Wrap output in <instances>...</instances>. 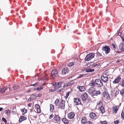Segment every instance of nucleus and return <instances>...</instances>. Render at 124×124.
I'll return each mask as SVG.
<instances>
[{
	"instance_id": "obj_1",
	"label": "nucleus",
	"mask_w": 124,
	"mask_h": 124,
	"mask_svg": "<svg viewBox=\"0 0 124 124\" xmlns=\"http://www.w3.org/2000/svg\"><path fill=\"white\" fill-rule=\"evenodd\" d=\"M93 87H91L89 88L88 90V92L89 94L92 96H97L98 94H101V92L99 91L93 90Z\"/></svg>"
},
{
	"instance_id": "obj_2",
	"label": "nucleus",
	"mask_w": 124,
	"mask_h": 124,
	"mask_svg": "<svg viewBox=\"0 0 124 124\" xmlns=\"http://www.w3.org/2000/svg\"><path fill=\"white\" fill-rule=\"evenodd\" d=\"M94 54L93 53H90L87 54L85 58V60L87 61H90L92 59L94 58Z\"/></svg>"
},
{
	"instance_id": "obj_3",
	"label": "nucleus",
	"mask_w": 124,
	"mask_h": 124,
	"mask_svg": "<svg viewBox=\"0 0 124 124\" xmlns=\"http://www.w3.org/2000/svg\"><path fill=\"white\" fill-rule=\"evenodd\" d=\"M102 50L105 52V53L107 54L109 53L110 50V49L109 46H106L102 48Z\"/></svg>"
},
{
	"instance_id": "obj_4",
	"label": "nucleus",
	"mask_w": 124,
	"mask_h": 124,
	"mask_svg": "<svg viewBox=\"0 0 124 124\" xmlns=\"http://www.w3.org/2000/svg\"><path fill=\"white\" fill-rule=\"evenodd\" d=\"M96 84L98 87H102L103 86V83L99 79H96L95 80Z\"/></svg>"
},
{
	"instance_id": "obj_5",
	"label": "nucleus",
	"mask_w": 124,
	"mask_h": 124,
	"mask_svg": "<svg viewBox=\"0 0 124 124\" xmlns=\"http://www.w3.org/2000/svg\"><path fill=\"white\" fill-rule=\"evenodd\" d=\"M119 50L120 51H117V53H120L124 51V44L123 43H120L119 46Z\"/></svg>"
},
{
	"instance_id": "obj_6",
	"label": "nucleus",
	"mask_w": 124,
	"mask_h": 124,
	"mask_svg": "<svg viewBox=\"0 0 124 124\" xmlns=\"http://www.w3.org/2000/svg\"><path fill=\"white\" fill-rule=\"evenodd\" d=\"M65 101L64 100H62L58 106V108H61L63 109H64L65 107Z\"/></svg>"
},
{
	"instance_id": "obj_7",
	"label": "nucleus",
	"mask_w": 124,
	"mask_h": 124,
	"mask_svg": "<svg viewBox=\"0 0 124 124\" xmlns=\"http://www.w3.org/2000/svg\"><path fill=\"white\" fill-rule=\"evenodd\" d=\"M57 70L54 69L51 72V75L53 78H54L56 76L57 73Z\"/></svg>"
},
{
	"instance_id": "obj_8",
	"label": "nucleus",
	"mask_w": 124,
	"mask_h": 124,
	"mask_svg": "<svg viewBox=\"0 0 124 124\" xmlns=\"http://www.w3.org/2000/svg\"><path fill=\"white\" fill-rule=\"evenodd\" d=\"M74 102L76 105H78L81 103V101L80 99L78 98H74Z\"/></svg>"
},
{
	"instance_id": "obj_9",
	"label": "nucleus",
	"mask_w": 124,
	"mask_h": 124,
	"mask_svg": "<svg viewBox=\"0 0 124 124\" xmlns=\"http://www.w3.org/2000/svg\"><path fill=\"white\" fill-rule=\"evenodd\" d=\"M121 78L120 76H118L114 80L113 82V84H116L118 83L120 81Z\"/></svg>"
},
{
	"instance_id": "obj_10",
	"label": "nucleus",
	"mask_w": 124,
	"mask_h": 124,
	"mask_svg": "<svg viewBox=\"0 0 124 124\" xmlns=\"http://www.w3.org/2000/svg\"><path fill=\"white\" fill-rule=\"evenodd\" d=\"M69 71V70L68 68L67 67H66L62 69V72L63 74H65L68 73Z\"/></svg>"
},
{
	"instance_id": "obj_11",
	"label": "nucleus",
	"mask_w": 124,
	"mask_h": 124,
	"mask_svg": "<svg viewBox=\"0 0 124 124\" xmlns=\"http://www.w3.org/2000/svg\"><path fill=\"white\" fill-rule=\"evenodd\" d=\"M101 79L104 82L106 83L108 80V78L107 76L105 77L103 76H102Z\"/></svg>"
},
{
	"instance_id": "obj_12",
	"label": "nucleus",
	"mask_w": 124,
	"mask_h": 124,
	"mask_svg": "<svg viewBox=\"0 0 124 124\" xmlns=\"http://www.w3.org/2000/svg\"><path fill=\"white\" fill-rule=\"evenodd\" d=\"M88 96V95L86 93H84L82 95V100L83 101H85L87 99Z\"/></svg>"
},
{
	"instance_id": "obj_13",
	"label": "nucleus",
	"mask_w": 124,
	"mask_h": 124,
	"mask_svg": "<svg viewBox=\"0 0 124 124\" xmlns=\"http://www.w3.org/2000/svg\"><path fill=\"white\" fill-rule=\"evenodd\" d=\"M90 116L91 118L95 119L97 118V116L96 114L92 112L90 114Z\"/></svg>"
},
{
	"instance_id": "obj_14",
	"label": "nucleus",
	"mask_w": 124,
	"mask_h": 124,
	"mask_svg": "<svg viewBox=\"0 0 124 124\" xmlns=\"http://www.w3.org/2000/svg\"><path fill=\"white\" fill-rule=\"evenodd\" d=\"M75 115L73 113L71 112L68 115V117L70 119H72L74 116Z\"/></svg>"
},
{
	"instance_id": "obj_15",
	"label": "nucleus",
	"mask_w": 124,
	"mask_h": 124,
	"mask_svg": "<svg viewBox=\"0 0 124 124\" xmlns=\"http://www.w3.org/2000/svg\"><path fill=\"white\" fill-rule=\"evenodd\" d=\"M7 89V88L6 86L3 87L1 88L0 89V92L1 93H4L5 91Z\"/></svg>"
},
{
	"instance_id": "obj_16",
	"label": "nucleus",
	"mask_w": 124,
	"mask_h": 124,
	"mask_svg": "<svg viewBox=\"0 0 124 124\" xmlns=\"http://www.w3.org/2000/svg\"><path fill=\"white\" fill-rule=\"evenodd\" d=\"M54 119L58 122L60 120V118L59 116L55 115L54 117Z\"/></svg>"
},
{
	"instance_id": "obj_17",
	"label": "nucleus",
	"mask_w": 124,
	"mask_h": 124,
	"mask_svg": "<svg viewBox=\"0 0 124 124\" xmlns=\"http://www.w3.org/2000/svg\"><path fill=\"white\" fill-rule=\"evenodd\" d=\"M77 88L79 89L80 91L81 92L85 90V87L84 86H79L77 87Z\"/></svg>"
},
{
	"instance_id": "obj_18",
	"label": "nucleus",
	"mask_w": 124,
	"mask_h": 124,
	"mask_svg": "<svg viewBox=\"0 0 124 124\" xmlns=\"http://www.w3.org/2000/svg\"><path fill=\"white\" fill-rule=\"evenodd\" d=\"M86 121V118L85 117H84L82 118L81 123L82 124H85Z\"/></svg>"
},
{
	"instance_id": "obj_19",
	"label": "nucleus",
	"mask_w": 124,
	"mask_h": 124,
	"mask_svg": "<svg viewBox=\"0 0 124 124\" xmlns=\"http://www.w3.org/2000/svg\"><path fill=\"white\" fill-rule=\"evenodd\" d=\"M36 107H37V112L39 113L40 112V106L38 104H36L35 105Z\"/></svg>"
},
{
	"instance_id": "obj_20",
	"label": "nucleus",
	"mask_w": 124,
	"mask_h": 124,
	"mask_svg": "<svg viewBox=\"0 0 124 124\" xmlns=\"http://www.w3.org/2000/svg\"><path fill=\"white\" fill-rule=\"evenodd\" d=\"M59 101V100L58 99H57L55 101V104L56 106H58Z\"/></svg>"
},
{
	"instance_id": "obj_21",
	"label": "nucleus",
	"mask_w": 124,
	"mask_h": 124,
	"mask_svg": "<svg viewBox=\"0 0 124 124\" xmlns=\"http://www.w3.org/2000/svg\"><path fill=\"white\" fill-rule=\"evenodd\" d=\"M19 88V86L16 84L14 85L13 87V88L15 90L18 89Z\"/></svg>"
},
{
	"instance_id": "obj_22",
	"label": "nucleus",
	"mask_w": 124,
	"mask_h": 124,
	"mask_svg": "<svg viewBox=\"0 0 124 124\" xmlns=\"http://www.w3.org/2000/svg\"><path fill=\"white\" fill-rule=\"evenodd\" d=\"M62 121L64 124H68V120L65 118H63L62 120Z\"/></svg>"
},
{
	"instance_id": "obj_23",
	"label": "nucleus",
	"mask_w": 124,
	"mask_h": 124,
	"mask_svg": "<svg viewBox=\"0 0 124 124\" xmlns=\"http://www.w3.org/2000/svg\"><path fill=\"white\" fill-rule=\"evenodd\" d=\"M89 85L91 86H94L95 85V81L92 80L89 84Z\"/></svg>"
},
{
	"instance_id": "obj_24",
	"label": "nucleus",
	"mask_w": 124,
	"mask_h": 124,
	"mask_svg": "<svg viewBox=\"0 0 124 124\" xmlns=\"http://www.w3.org/2000/svg\"><path fill=\"white\" fill-rule=\"evenodd\" d=\"M94 64V63L93 62H90L87 64V66L88 67H90Z\"/></svg>"
},
{
	"instance_id": "obj_25",
	"label": "nucleus",
	"mask_w": 124,
	"mask_h": 124,
	"mask_svg": "<svg viewBox=\"0 0 124 124\" xmlns=\"http://www.w3.org/2000/svg\"><path fill=\"white\" fill-rule=\"evenodd\" d=\"M50 111L51 112L53 111V110L54 109V106L52 104H50Z\"/></svg>"
},
{
	"instance_id": "obj_26",
	"label": "nucleus",
	"mask_w": 124,
	"mask_h": 124,
	"mask_svg": "<svg viewBox=\"0 0 124 124\" xmlns=\"http://www.w3.org/2000/svg\"><path fill=\"white\" fill-rule=\"evenodd\" d=\"M74 82L73 81H71L70 82H69L67 84H66L65 85V86H69L70 85L74 83Z\"/></svg>"
},
{
	"instance_id": "obj_27",
	"label": "nucleus",
	"mask_w": 124,
	"mask_h": 124,
	"mask_svg": "<svg viewBox=\"0 0 124 124\" xmlns=\"http://www.w3.org/2000/svg\"><path fill=\"white\" fill-rule=\"evenodd\" d=\"M94 69H89L86 70V71L87 72H92L94 71Z\"/></svg>"
},
{
	"instance_id": "obj_28",
	"label": "nucleus",
	"mask_w": 124,
	"mask_h": 124,
	"mask_svg": "<svg viewBox=\"0 0 124 124\" xmlns=\"http://www.w3.org/2000/svg\"><path fill=\"white\" fill-rule=\"evenodd\" d=\"M100 110L102 114L105 112V110L103 107H101L100 108Z\"/></svg>"
},
{
	"instance_id": "obj_29",
	"label": "nucleus",
	"mask_w": 124,
	"mask_h": 124,
	"mask_svg": "<svg viewBox=\"0 0 124 124\" xmlns=\"http://www.w3.org/2000/svg\"><path fill=\"white\" fill-rule=\"evenodd\" d=\"M121 30L119 29L117 31L116 34H117L118 36H120L121 35Z\"/></svg>"
},
{
	"instance_id": "obj_30",
	"label": "nucleus",
	"mask_w": 124,
	"mask_h": 124,
	"mask_svg": "<svg viewBox=\"0 0 124 124\" xmlns=\"http://www.w3.org/2000/svg\"><path fill=\"white\" fill-rule=\"evenodd\" d=\"M121 94L123 96H124V89H123L120 91Z\"/></svg>"
},
{
	"instance_id": "obj_31",
	"label": "nucleus",
	"mask_w": 124,
	"mask_h": 124,
	"mask_svg": "<svg viewBox=\"0 0 124 124\" xmlns=\"http://www.w3.org/2000/svg\"><path fill=\"white\" fill-rule=\"evenodd\" d=\"M105 97L107 99H110V97L108 95V94H106L104 95Z\"/></svg>"
},
{
	"instance_id": "obj_32",
	"label": "nucleus",
	"mask_w": 124,
	"mask_h": 124,
	"mask_svg": "<svg viewBox=\"0 0 124 124\" xmlns=\"http://www.w3.org/2000/svg\"><path fill=\"white\" fill-rule=\"evenodd\" d=\"M113 110L114 111V112L116 113L117 111V107L116 106L114 107L113 108Z\"/></svg>"
},
{
	"instance_id": "obj_33",
	"label": "nucleus",
	"mask_w": 124,
	"mask_h": 124,
	"mask_svg": "<svg viewBox=\"0 0 124 124\" xmlns=\"http://www.w3.org/2000/svg\"><path fill=\"white\" fill-rule=\"evenodd\" d=\"M121 118L123 119H124V112L123 110L121 114Z\"/></svg>"
},
{
	"instance_id": "obj_34",
	"label": "nucleus",
	"mask_w": 124,
	"mask_h": 124,
	"mask_svg": "<svg viewBox=\"0 0 124 124\" xmlns=\"http://www.w3.org/2000/svg\"><path fill=\"white\" fill-rule=\"evenodd\" d=\"M43 88V87L42 86H40L39 87H38L36 88V89H37V90L39 91L42 90Z\"/></svg>"
},
{
	"instance_id": "obj_35",
	"label": "nucleus",
	"mask_w": 124,
	"mask_h": 124,
	"mask_svg": "<svg viewBox=\"0 0 124 124\" xmlns=\"http://www.w3.org/2000/svg\"><path fill=\"white\" fill-rule=\"evenodd\" d=\"M120 85L123 87H124V79L122 80L121 83H120Z\"/></svg>"
},
{
	"instance_id": "obj_36",
	"label": "nucleus",
	"mask_w": 124,
	"mask_h": 124,
	"mask_svg": "<svg viewBox=\"0 0 124 124\" xmlns=\"http://www.w3.org/2000/svg\"><path fill=\"white\" fill-rule=\"evenodd\" d=\"M70 91H69L66 93V95L65 97L66 98H68V97L70 95Z\"/></svg>"
},
{
	"instance_id": "obj_37",
	"label": "nucleus",
	"mask_w": 124,
	"mask_h": 124,
	"mask_svg": "<svg viewBox=\"0 0 124 124\" xmlns=\"http://www.w3.org/2000/svg\"><path fill=\"white\" fill-rule=\"evenodd\" d=\"M120 121L119 120H117L115 121L114 122V123L115 124H118V123H119Z\"/></svg>"
},
{
	"instance_id": "obj_38",
	"label": "nucleus",
	"mask_w": 124,
	"mask_h": 124,
	"mask_svg": "<svg viewBox=\"0 0 124 124\" xmlns=\"http://www.w3.org/2000/svg\"><path fill=\"white\" fill-rule=\"evenodd\" d=\"M101 124H107V122L106 121H101Z\"/></svg>"
},
{
	"instance_id": "obj_39",
	"label": "nucleus",
	"mask_w": 124,
	"mask_h": 124,
	"mask_svg": "<svg viewBox=\"0 0 124 124\" xmlns=\"http://www.w3.org/2000/svg\"><path fill=\"white\" fill-rule=\"evenodd\" d=\"M74 65V63L73 62H71L68 65L69 67H71Z\"/></svg>"
},
{
	"instance_id": "obj_40",
	"label": "nucleus",
	"mask_w": 124,
	"mask_h": 124,
	"mask_svg": "<svg viewBox=\"0 0 124 124\" xmlns=\"http://www.w3.org/2000/svg\"><path fill=\"white\" fill-rule=\"evenodd\" d=\"M38 83H36L35 84H31L30 85V86H36L37 85H38Z\"/></svg>"
},
{
	"instance_id": "obj_41",
	"label": "nucleus",
	"mask_w": 124,
	"mask_h": 124,
	"mask_svg": "<svg viewBox=\"0 0 124 124\" xmlns=\"http://www.w3.org/2000/svg\"><path fill=\"white\" fill-rule=\"evenodd\" d=\"M2 120L3 121H4L5 123L7 122V120L4 117L2 118Z\"/></svg>"
},
{
	"instance_id": "obj_42",
	"label": "nucleus",
	"mask_w": 124,
	"mask_h": 124,
	"mask_svg": "<svg viewBox=\"0 0 124 124\" xmlns=\"http://www.w3.org/2000/svg\"><path fill=\"white\" fill-rule=\"evenodd\" d=\"M21 118L22 119L23 121L26 119V118L24 116H21Z\"/></svg>"
},
{
	"instance_id": "obj_43",
	"label": "nucleus",
	"mask_w": 124,
	"mask_h": 124,
	"mask_svg": "<svg viewBox=\"0 0 124 124\" xmlns=\"http://www.w3.org/2000/svg\"><path fill=\"white\" fill-rule=\"evenodd\" d=\"M10 110H6L5 111V112L6 114L7 115H8V114L9 112H10Z\"/></svg>"
},
{
	"instance_id": "obj_44",
	"label": "nucleus",
	"mask_w": 124,
	"mask_h": 124,
	"mask_svg": "<svg viewBox=\"0 0 124 124\" xmlns=\"http://www.w3.org/2000/svg\"><path fill=\"white\" fill-rule=\"evenodd\" d=\"M97 104L99 106H101L102 105V103L101 102V101H100Z\"/></svg>"
},
{
	"instance_id": "obj_45",
	"label": "nucleus",
	"mask_w": 124,
	"mask_h": 124,
	"mask_svg": "<svg viewBox=\"0 0 124 124\" xmlns=\"http://www.w3.org/2000/svg\"><path fill=\"white\" fill-rule=\"evenodd\" d=\"M64 90V89H61L60 90H59L58 91V93H59L60 92H63V91Z\"/></svg>"
},
{
	"instance_id": "obj_46",
	"label": "nucleus",
	"mask_w": 124,
	"mask_h": 124,
	"mask_svg": "<svg viewBox=\"0 0 124 124\" xmlns=\"http://www.w3.org/2000/svg\"><path fill=\"white\" fill-rule=\"evenodd\" d=\"M97 55L100 56H102L101 54L99 52H97Z\"/></svg>"
},
{
	"instance_id": "obj_47",
	"label": "nucleus",
	"mask_w": 124,
	"mask_h": 124,
	"mask_svg": "<svg viewBox=\"0 0 124 124\" xmlns=\"http://www.w3.org/2000/svg\"><path fill=\"white\" fill-rule=\"evenodd\" d=\"M53 116L54 115L53 114H52L50 115V116L49 117V119H51L53 117Z\"/></svg>"
},
{
	"instance_id": "obj_48",
	"label": "nucleus",
	"mask_w": 124,
	"mask_h": 124,
	"mask_svg": "<svg viewBox=\"0 0 124 124\" xmlns=\"http://www.w3.org/2000/svg\"><path fill=\"white\" fill-rule=\"evenodd\" d=\"M37 95L36 96L37 97H40L42 95V94L40 93H39V94H37Z\"/></svg>"
},
{
	"instance_id": "obj_49",
	"label": "nucleus",
	"mask_w": 124,
	"mask_h": 124,
	"mask_svg": "<svg viewBox=\"0 0 124 124\" xmlns=\"http://www.w3.org/2000/svg\"><path fill=\"white\" fill-rule=\"evenodd\" d=\"M57 86H58V88H59L62 86L60 84H58V83L57 84Z\"/></svg>"
},
{
	"instance_id": "obj_50",
	"label": "nucleus",
	"mask_w": 124,
	"mask_h": 124,
	"mask_svg": "<svg viewBox=\"0 0 124 124\" xmlns=\"http://www.w3.org/2000/svg\"><path fill=\"white\" fill-rule=\"evenodd\" d=\"M84 74H82V75H80L79 76H78V77H77V78H80L83 76H84Z\"/></svg>"
},
{
	"instance_id": "obj_51",
	"label": "nucleus",
	"mask_w": 124,
	"mask_h": 124,
	"mask_svg": "<svg viewBox=\"0 0 124 124\" xmlns=\"http://www.w3.org/2000/svg\"><path fill=\"white\" fill-rule=\"evenodd\" d=\"M112 46H113V47L115 49H116V48L115 46V45L114 44H112Z\"/></svg>"
},
{
	"instance_id": "obj_52",
	"label": "nucleus",
	"mask_w": 124,
	"mask_h": 124,
	"mask_svg": "<svg viewBox=\"0 0 124 124\" xmlns=\"http://www.w3.org/2000/svg\"><path fill=\"white\" fill-rule=\"evenodd\" d=\"M33 99L32 98H31V97H30L29 98V99H28V100L29 101H31L33 100Z\"/></svg>"
},
{
	"instance_id": "obj_53",
	"label": "nucleus",
	"mask_w": 124,
	"mask_h": 124,
	"mask_svg": "<svg viewBox=\"0 0 124 124\" xmlns=\"http://www.w3.org/2000/svg\"><path fill=\"white\" fill-rule=\"evenodd\" d=\"M37 94H33L31 95V96H36Z\"/></svg>"
},
{
	"instance_id": "obj_54",
	"label": "nucleus",
	"mask_w": 124,
	"mask_h": 124,
	"mask_svg": "<svg viewBox=\"0 0 124 124\" xmlns=\"http://www.w3.org/2000/svg\"><path fill=\"white\" fill-rule=\"evenodd\" d=\"M19 122L20 123V122H21L22 121H23V120H22V119H21V117L19 119Z\"/></svg>"
},
{
	"instance_id": "obj_55",
	"label": "nucleus",
	"mask_w": 124,
	"mask_h": 124,
	"mask_svg": "<svg viewBox=\"0 0 124 124\" xmlns=\"http://www.w3.org/2000/svg\"><path fill=\"white\" fill-rule=\"evenodd\" d=\"M58 84H60L61 85H62V82H58Z\"/></svg>"
},
{
	"instance_id": "obj_56",
	"label": "nucleus",
	"mask_w": 124,
	"mask_h": 124,
	"mask_svg": "<svg viewBox=\"0 0 124 124\" xmlns=\"http://www.w3.org/2000/svg\"><path fill=\"white\" fill-rule=\"evenodd\" d=\"M56 90L58 89H59L58 88L57 86H56L54 88Z\"/></svg>"
},
{
	"instance_id": "obj_57",
	"label": "nucleus",
	"mask_w": 124,
	"mask_h": 124,
	"mask_svg": "<svg viewBox=\"0 0 124 124\" xmlns=\"http://www.w3.org/2000/svg\"><path fill=\"white\" fill-rule=\"evenodd\" d=\"M90 123H91V122H90V121H89L88 122H87V124H90Z\"/></svg>"
},
{
	"instance_id": "obj_58",
	"label": "nucleus",
	"mask_w": 124,
	"mask_h": 124,
	"mask_svg": "<svg viewBox=\"0 0 124 124\" xmlns=\"http://www.w3.org/2000/svg\"><path fill=\"white\" fill-rule=\"evenodd\" d=\"M31 104H28V106L29 107H31Z\"/></svg>"
},
{
	"instance_id": "obj_59",
	"label": "nucleus",
	"mask_w": 124,
	"mask_h": 124,
	"mask_svg": "<svg viewBox=\"0 0 124 124\" xmlns=\"http://www.w3.org/2000/svg\"><path fill=\"white\" fill-rule=\"evenodd\" d=\"M56 83H54L53 84V86H54L55 85H56Z\"/></svg>"
},
{
	"instance_id": "obj_60",
	"label": "nucleus",
	"mask_w": 124,
	"mask_h": 124,
	"mask_svg": "<svg viewBox=\"0 0 124 124\" xmlns=\"http://www.w3.org/2000/svg\"><path fill=\"white\" fill-rule=\"evenodd\" d=\"M3 109V108L2 107L0 108V111L2 110Z\"/></svg>"
},
{
	"instance_id": "obj_61",
	"label": "nucleus",
	"mask_w": 124,
	"mask_h": 124,
	"mask_svg": "<svg viewBox=\"0 0 124 124\" xmlns=\"http://www.w3.org/2000/svg\"><path fill=\"white\" fill-rule=\"evenodd\" d=\"M54 91V90H53V89H51V92H53V91Z\"/></svg>"
},
{
	"instance_id": "obj_62",
	"label": "nucleus",
	"mask_w": 124,
	"mask_h": 124,
	"mask_svg": "<svg viewBox=\"0 0 124 124\" xmlns=\"http://www.w3.org/2000/svg\"><path fill=\"white\" fill-rule=\"evenodd\" d=\"M95 65V66H97L98 65L97 64H96Z\"/></svg>"
},
{
	"instance_id": "obj_63",
	"label": "nucleus",
	"mask_w": 124,
	"mask_h": 124,
	"mask_svg": "<svg viewBox=\"0 0 124 124\" xmlns=\"http://www.w3.org/2000/svg\"><path fill=\"white\" fill-rule=\"evenodd\" d=\"M21 111H22V112H23L24 111V110L23 109H22L21 110Z\"/></svg>"
},
{
	"instance_id": "obj_64",
	"label": "nucleus",
	"mask_w": 124,
	"mask_h": 124,
	"mask_svg": "<svg viewBox=\"0 0 124 124\" xmlns=\"http://www.w3.org/2000/svg\"><path fill=\"white\" fill-rule=\"evenodd\" d=\"M34 90H37V89H36V88H34Z\"/></svg>"
}]
</instances>
